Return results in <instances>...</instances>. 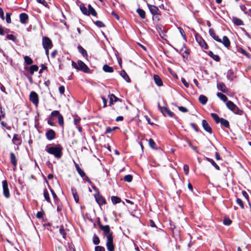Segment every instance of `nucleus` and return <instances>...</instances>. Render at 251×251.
Returning <instances> with one entry per match:
<instances>
[{
	"label": "nucleus",
	"mask_w": 251,
	"mask_h": 251,
	"mask_svg": "<svg viewBox=\"0 0 251 251\" xmlns=\"http://www.w3.org/2000/svg\"><path fill=\"white\" fill-rule=\"evenodd\" d=\"M199 100L201 104L204 105L207 103L208 99L205 96L201 95L199 97Z\"/></svg>",
	"instance_id": "nucleus-28"
},
{
	"label": "nucleus",
	"mask_w": 251,
	"mask_h": 251,
	"mask_svg": "<svg viewBox=\"0 0 251 251\" xmlns=\"http://www.w3.org/2000/svg\"><path fill=\"white\" fill-rule=\"evenodd\" d=\"M207 54L215 61L217 62H219L220 61L221 58L220 56L218 55L214 54L212 51H209Z\"/></svg>",
	"instance_id": "nucleus-27"
},
{
	"label": "nucleus",
	"mask_w": 251,
	"mask_h": 251,
	"mask_svg": "<svg viewBox=\"0 0 251 251\" xmlns=\"http://www.w3.org/2000/svg\"><path fill=\"white\" fill-rule=\"evenodd\" d=\"M211 116L214 119L216 124L220 123L221 118H220L217 114L212 113L211 114Z\"/></svg>",
	"instance_id": "nucleus-39"
},
{
	"label": "nucleus",
	"mask_w": 251,
	"mask_h": 251,
	"mask_svg": "<svg viewBox=\"0 0 251 251\" xmlns=\"http://www.w3.org/2000/svg\"><path fill=\"white\" fill-rule=\"evenodd\" d=\"M39 67L36 65H32L29 68V71L31 75H32L35 72H37L38 70Z\"/></svg>",
	"instance_id": "nucleus-29"
},
{
	"label": "nucleus",
	"mask_w": 251,
	"mask_h": 251,
	"mask_svg": "<svg viewBox=\"0 0 251 251\" xmlns=\"http://www.w3.org/2000/svg\"><path fill=\"white\" fill-rule=\"evenodd\" d=\"M102 69L106 73H113L114 72L113 68L107 64L104 65Z\"/></svg>",
	"instance_id": "nucleus-34"
},
{
	"label": "nucleus",
	"mask_w": 251,
	"mask_h": 251,
	"mask_svg": "<svg viewBox=\"0 0 251 251\" xmlns=\"http://www.w3.org/2000/svg\"><path fill=\"white\" fill-rule=\"evenodd\" d=\"M180 34L181 35L183 39L185 41H187V38H186V35H185V32L183 30V29L180 27H177Z\"/></svg>",
	"instance_id": "nucleus-49"
},
{
	"label": "nucleus",
	"mask_w": 251,
	"mask_h": 251,
	"mask_svg": "<svg viewBox=\"0 0 251 251\" xmlns=\"http://www.w3.org/2000/svg\"><path fill=\"white\" fill-rule=\"evenodd\" d=\"M121 75L126 82H130L131 81V80L128 75L124 70L121 72Z\"/></svg>",
	"instance_id": "nucleus-37"
},
{
	"label": "nucleus",
	"mask_w": 251,
	"mask_h": 251,
	"mask_svg": "<svg viewBox=\"0 0 251 251\" xmlns=\"http://www.w3.org/2000/svg\"><path fill=\"white\" fill-rule=\"evenodd\" d=\"M6 39L12 40L15 43H17L18 42L17 37L12 34H7L5 36V40Z\"/></svg>",
	"instance_id": "nucleus-32"
},
{
	"label": "nucleus",
	"mask_w": 251,
	"mask_h": 251,
	"mask_svg": "<svg viewBox=\"0 0 251 251\" xmlns=\"http://www.w3.org/2000/svg\"><path fill=\"white\" fill-rule=\"evenodd\" d=\"M80 8L82 12V13L84 15L89 16L91 14L92 16H96L97 13L95 9L92 7L90 4L87 5L86 6L84 4H81L80 6Z\"/></svg>",
	"instance_id": "nucleus-5"
},
{
	"label": "nucleus",
	"mask_w": 251,
	"mask_h": 251,
	"mask_svg": "<svg viewBox=\"0 0 251 251\" xmlns=\"http://www.w3.org/2000/svg\"><path fill=\"white\" fill-rule=\"evenodd\" d=\"M93 243L94 245H98L100 243V240L99 237L96 234H94L93 237Z\"/></svg>",
	"instance_id": "nucleus-42"
},
{
	"label": "nucleus",
	"mask_w": 251,
	"mask_h": 251,
	"mask_svg": "<svg viewBox=\"0 0 251 251\" xmlns=\"http://www.w3.org/2000/svg\"><path fill=\"white\" fill-rule=\"evenodd\" d=\"M55 132L53 129H50L46 132V137L49 141L55 139Z\"/></svg>",
	"instance_id": "nucleus-14"
},
{
	"label": "nucleus",
	"mask_w": 251,
	"mask_h": 251,
	"mask_svg": "<svg viewBox=\"0 0 251 251\" xmlns=\"http://www.w3.org/2000/svg\"><path fill=\"white\" fill-rule=\"evenodd\" d=\"M183 171L184 172V174L186 175H188L189 174V166L187 164L184 165L183 166Z\"/></svg>",
	"instance_id": "nucleus-52"
},
{
	"label": "nucleus",
	"mask_w": 251,
	"mask_h": 251,
	"mask_svg": "<svg viewBox=\"0 0 251 251\" xmlns=\"http://www.w3.org/2000/svg\"><path fill=\"white\" fill-rule=\"evenodd\" d=\"M217 96L218 98H219L221 100H222L224 102H227V101H228L227 97L222 93L218 92L217 94Z\"/></svg>",
	"instance_id": "nucleus-38"
},
{
	"label": "nucleus",
	"mask_w": 251,
	"mask_h": 251,
	"mask_svg": "<svg viewBox=\"0 0 251 251\" xmlns=\"http://www.w3.org/2000/svg\"><path fill=\"white\" fill-rule=\"evenodd\" d=\"M205 159L207 161L209 162L217 170H220V167L215 162V161L211 158L208 157H205Z\"/></svg>",
	"instance_id": "nucleus-33"
},
{
	"label": "nucleus",
	"mask_w": 251,
	"mask_h": 251,
	"mask_svg": "<svg viewBox=\"0 0 251 251\" xmlns=\"http://www.w3.org/2000/svg\"><path fill=\"white\" fill-rule=\"evenodd\" d=\"M117 129H119V127L118 126H114V127L111 128L110 126H107L106 128L105 133V134L110 133L112 132L113 131H114Z\"/></svg>",
	"instance_id": "nucleus-45"
},
{
	"label": "nucleus",
	"mask_w": 251,
	"mask_h": 251,
	"mask_svg": "<svg viewBox=\"0 0 251 251\" xmlns=\"http://www.w3.org/2000/svg\"><path fill=\"white\" fill-rule=\"evenodd\" d=\"M63 148L60 144L54 145L49 147V145L46 146L45 151L50 154L53 155L56 158L60 159L63 155Z\"/></svg>",
	"instance_id": "nucleus-1"
},
{
	"label": "nucleus",
	"mask_w": 251,
	"mask_h": 251,
	"mask_svg": "<svg viewBox=\"0 0 251 251\" xmlns=\"http://www.w3.org/2000/svg\"><path fill=\"white\" fill-rule=\"evenodd\" d=\"M94 196L96 201L100 206H101L106 203L105 199L100 194V192H96Z\"/></svg>",
	"instance_id": "nucleus-9"
},
{
	"label": "nucleus",
	"mask_w": 251,
	"mask_h": 251,
	"mask_svg": "<svg viewBox=\"0 0 251 251\" xmlns=\"http://www.w3.org/2000/svg\"><path fill=\"white\" fill-rule=\"evenodd\" d=\"M95 251H105V250L102 246H97L95 248Z\"/></svg>",
	"instance_id": "nucleus-56"
},
{
	"label": "nucleus",
	"mask_w": 251,
	"mask_h": 251,
	"mask_svg": "<svg viewBox=\"0 0 251 251\" xmlns=\"http://www.w3.org/2000/svg\"><path fill=\"white\" fill-rule=\"evenodd\" d=\"M57 204V211L58 212H60L62 210V208H63V205L62 204H61V203L60 202H55Z\"/></svg>",
	"instance_id": "nucleus-55"
},
{
	"label": "nucleus",
	"mask_w": 251,
	"mask_h": 251,
	"mask_svg": "<svg viewBox=\"0 0 251 251\" xmlns=\"http://www.w3.org/2000/svg\"><path fill=\"white\" fill-rule=\"evenodd\" d=\"M133 179V177L131 175H127L124 176L123 180L125 181L130 182Z\"/></svg>",
	"instance_id": "nucleus-46"
},
{
	"label": "nucleus",
	"mask_w": 251,
	"mask_h": 251,
	"mask_svg": "<svg viewBox=\"0 0 251 251\" xmlns=\"http://www.w3.org/2000/svg\"><path fill=\"white\" fill-rule=\"evenodd\" d=\"M12 141L14 144L21 145L22 143L21 137L18 134H14Z\"/></svg>",
	"instance_id": "nucleus-16"
},
{
	"label": "nucleus",
	"mask_w": 251,
	"mask_h": 251,
	"mask_svg": "<svg viewBox=\"0 0 251 251\" xmlns=\"http://www.w3.org/2000/svg\"><path fill=\"white\" fill-rule=\"evenodd\" d=\"M226 77L230 81H232L233 80L234 78L235 77V75L233 70L230 69L228 70L227 72Z\"/></svg>",
	"instance_id": "nucleus-22"
},
{
	"label": "nucleus",
	"mask_w": 251,
	"mask_h": 251,
	"mask_svg": "<svg viewBox=\"0 0 251 251\" xmlns=\"http://www.w3.org/2000/svg\"><path fill=\"white\" fill-rule=\"evenodd\" d=\"M58 124H59V126L61 127H63V126H64V118L61 114L58 117Z\"/></svg>",
	"instance_id": "nucleus-48"
},
{
	"label": "nucleus",
	"mask_w": 251,
	"mask_h": 251,
	"mask_svg": "<svg viewBox=\"0 0 251 251\" xmlns=\"http://www.w3.org/2000/svg\"><path fill=\"white\" fill-rule=\"evenodd\" d=\"M53 121V119L50 116H49L48 118V124L51 126H54L55 124Z\"/></svg>",
	"instance_id": "nucleus-53"
},
{
	"label": "nucleus",
	"mask_w": 251,
	"mask_h": 251,
	"mask_svg": "<svg viewBox=\"0 0 251 251\" xmlns=\"http://www.w3.org/2000/svg\"><path fill=\"white\" fill-rule=\"evenodd\" d=\"M153 79L155 83L158 86H161L163 85V82L161 80V78L159 77V75H153Z\"/></svg>",
	"instance_id": "nucleus-19"
},
{
	"label": "nucleus",
	"mask_w": 251,
	"mask_h": 251,
	"mask_svg": "<svg viewBox=\"0 0 251 251\" xmlns=\"http://www.w3.org/2000/svg\"><path fill=\"white\" fill-rule=\"evenodd\" d=\"M195 39L197 42L198 43L199 45L203 49L207 50L208 48V46L206 43V42L204 40V39L202 38V37L199 33H196L195 34Z\"/></svg>",
	"instance_id": "nucleus-7"
},
{
	"label": "nucleus",
	"mask_w": 251,
	"mask_h": 251,
	"mask_svg": "<svg viewBox=\"0 0 251 251\" xmlns=\"http://www.w3.org/2000/svg\"><path fill=\"white\" fill-rule=\"evenodd\" d=\"M209 33L210 35L216 41L218 42H222V40L219 38L218 36L216 35L214 30L210 28L209 30Z\"/></svg>",
	"instance_id": "nucleus-18"
},
{
	"label": "nucleus",
	"mask_w": 251,
	"mask_h": 251,
	"mask_svg": "<svg viewBox=\"0 0 251 251\" xmlns=\"http://www.w3.org/2000/svg\"><path fill=\"white\" fill-rule=\"evenodd\" d=\"M29 100L36 106H37L39 103V96L34 91L30 92L29 95Z\"/></svg>",
	"instance_id": "nucleus-10"
},
{
	"label": "nucleus",
	"mask_w": 251,
	"mask_h": 251,
	"mask_svg": "<svg viewBox=\"0 0 251 251\" xmlns=\"http://www.w3.org/2000/svg\"><path fill=\"white\" fill-rule=\"evenodd\" d=\"M158 107L159 110L161 112V113L163 114V115L164 116H166L167 115H168V116H169L170 117H174L175 114L173 112L171 111L166 107L161 106L159 103H158Z\"/></svg>",
	"instance_id": "nucleus-8"
},
{
	"label": "nucleus",
	"mask_w": 251,
	"mask_h": 251,
	"mask_svg": "<svg viewBox=\"0 0 251 251\" xmlns=\"http://www.w3.org/2000/svg\"><path fill=\"white\" fill-rule=\"evenodd\" d=\"M174 50L179 52L182 55L183 60L185 61L188 60L190 54V50L186 47L185 44H183L182 47L179 50L176 48H174Z\"/></svg>",
	"instance_id": "nucleus-6"
},
{
	"label": "nucleus",
	"mask_w": 251,
	"mask_h": 251,
	"mask_svg": "<svg viewBox=\"0 0 251 251\" xmlns=\"http://www.w3.org/2000/svg\"><path fill=\"white\" fill-rule=\"evenodd\" d=\"M42 45L44 49L51 48L53 46L51 40L48 37H43L42 38Z\"/></svg>",
	"instance_id": "nucleus-12"
},
{
	"label": "nucleus",
	"mask_w": 251,
	"mask_h": 251,
	"mask_svg": "<svg viewBox=\"0 0 251 251\" xmlns=\"http://www.w3.org/2000/svg\"><path fill=\"white\" fill-rule=\"evenodd\" d=\"M44 194V197L45 199L46 200V201L48 202L51 203V200L50 197L49 193L47 189H45L44 190V194Z\"/></svg>",
	"instance_id": "nucleus-35"
},
{
	"label": "nucleus",
	"mask_w": 251,
	"mask_h": 251,
	"mask_svg": "<svg viewBox=\"0 0 251 251\" xmlns=\"http://www.w3.org/2000/svg\"><path fill=\"white\" fill-rule=\"evenodd\" d=\"M152 19L153 21V23L154 25H156V29L157 30H161V27L162 26L160 25H157V23L159 21L160 19L159 18V17H152Z\"/></svg>",
	"instance_id": "nucleus-26"
},
{
	"label": "nucleus",
	"mask_w": 251,
	"mask_h": 251,
	"mask_svg": "<svg viewBox=\"0 0 251 251\" xmlns=\"http://www.w3.org/2000/svg\"><path fill=\"white\" fill-rule=\"evenodd\" d=\"M221 43H223L224 46L227 48H229L230 46V40L226 36H223V40Z\"/></svg>",
	"instance_id": "nucleus-23"
},
{
	"label": "nucleus",
	"mask_w": 251,
	"mask_h": 251,
	"mask_svg": "<svg viewBox=\"0 0 251 251\" xmlns=\"http://www.w3.org/2000/svg\"><path fill=\"white\" fill-rule=\"evenodd\" d=\"M190 126L196 132H199V128L195 123H190Z\"/></svg>",
	"instance_id": "nucleus-58"
},
{
	"label": "nucleus",
	"mask_w": 251,
	"mask_h": 251,
	"mask_svg": "<svg viewBox=\"0 0 251 251\" xmlns=\"http://www.w3.org/2000/svg\"><path fill=\"white\" fill-rule=\"evenodd\" d=\"M240 52L242 54H244L248 58H250V54L248 52H247L246 50H245L241 49Z\"/></svg>",
	"instance_id": "nucleus-62"
},
{
	"label": "nucleus",
	"mask_w": 251,
	"mask_h": 251,
	"mask_svg": "<svg viewBox=\"0 0 251 251\" xmlns=\"http://www.w3.org/2000/svg\"><path fill=\"white\" fill-rule=\"evenodd\" d=\"M20 21L23 24H26L28 21V17H20Z\"/></svg>",
	"instance_id": "nucleus-57"
},
{
	"label": "nucleus",
	"mask_w": 251,
	"mask_h": 251,
	"mask_svg": "<svg viewBox=\"0 0 251 251\" xmlns=\"http://www.w3.org/2000/svg\"><path fill=\"white\" fill-rule=\"evenodd\" d=\"M44 213L42 211H38L36 214V217L38 219H42L43 218Z\"/></svg>",
	"instance_id": "nucleus-61"
},
{
	"label": "nucleus",
	"mask_w": 251,
	"mask_h": 251,
	"mask_svg": "<svg viewBox=\"0 0 251 251\" xmlns=\"http://www.w3.org/2000/svg\"><path fill=\"white\" fill-rule=\"evenodd\" d=\"M77 49L79 53H80L83 57L87 58L88 57V54L87 51L80 45H78Z\"/></svg>",
	"instance_id": "nucleus-25"
},
{
	"label": "nucleus",
	"mask_w": 251,
	"mask_h": 251,
	"mask_svg": "<svg viewBox=\"0 0 251 251\" xmlns=\"http://www.w3.org/2000/svg\"><path fill=\"white\" fill-rule=\"evenodd\" d=\"M111 199L113 204H116L121 201V198L117 196H112Z\"/></svg>",
	"instance_id": "nucleus-36"
},
{
	"label": "nucleus",
	"mask_w": 251,
	"mask_h": 251,
	"mask_svg": "<svg viewBox=\"0 0 251 251\" xmlns=\"http://www.w3.org/2000/svg\"><path fill=\"white\" fill-rule=\"evenodd\" d=\"M78 174L81 177H83L84 176H85V173L84 172V171L81 169H78L77 171Z\"/></svg>",
	"instance_id": "nucleus-64"
},
{
	"label": "nucleus",
	"mask_w": 251,
	"mask_h": 251,
	"mask_svg": "<svg viewBox=\"0 0 251 251\" xmlns=\"http://www.w3.org/2000/svg\"><path fill=\"white\" fill-rule=\"evenodd\" d=\"M94 23L99 27H102L105 26L104 24L100 21H97L95 22Z\"/></svg>",
	"instance_id": "nucleus-54"
},
{
	"label": "nucleus",
	"mask_w": 251,
	"mask_h": 251,
	"mask_svg": "<svg viewBox=\"0 0 251 251\" xmlns=\"http://www.w3.org/2000/svg\"><path fill=\"white\" fill-rule=\"evenodd\" d=\"M226 105L227 107L235 114L243 115L244 113L243 110L239 109V108L231 100L227 101Z\"/></svg>",
	"instance_id": "nucleus-4"
},
{
	"label": "nucleus",
	"mask_w": 251,
	"mask_h": 251,
	"mask_svg": "<svg viewBox=\"0 0 251 251\" xmlns=\"http://www.w3.org/2000/svg\"><path fill=\"white\" fill-rule=\"evenodd\" d=\"M202 126L203 129L207 132H208L209 134H212V130L208 123V122L205 120H203L202 121Z\"/></svg>",
	"instance_id": "nucleus-15"
},
{
	"label": "nucleus",
	"mask_w": 251,
	"mask_h": 251,
	"mask_svg": "<svg viewBox=\"0 0 251 251\" xmlns=\"http://www.w3.org/2000/svg\"><path fill=\"white\" fill-rule=\"evenodd\" d=\"M148 6L152 15H155L158 14L159 9L156 6L151 4H148Z\"/></svg>",
	"instance_id": "nucleus-21"
},
{
	"label": "nucleus",
	"mask_w": 251,
	"mask_h": 251,
	"mask_svg": "<svg viewBox=\"0 0 251 251\" xmlns=\"http://www.w3.org/2000/svg\"><path fill=\"white\" fill-rule=\"evenodd\" d=\"M222 126L226 127V128H229V122L223 118H221V120L220 122V123Z\"/></svg>",
	"instance_id": "nucleus-31"
},
{
	"label": "nucleus",
	"mask_w": 251,
	"mask_h": 251,
	"mask_svg": "<svg viewBox=\"0 0 251 251\" xmlns=\"http://www.w3.org/2000/svg\"><path fill=\"white\" fill-rule=\"evenodd\" d=\"M232 223V221L229 218H225L223 221V224L226 226H229Z\"/></svg>",
	"instance_id": "nucleus-50"
},
{
	"label": "nucleus",
	"mask_w": 251,
	"mask_h": 251,
	"mask_svg": "<svg viewBox=\"0 0 251 251\" xmlns=\"http://www.w3.org/2000/svg\"><path fill=\"white\" fill-rule=\"evenodd\" d=\"M108 98L109 99V105L111 106L114 103L118 101H121L118 98L116 97L114 94H110L108 95Z\"/></svg>",
	"instance_id": "nucleus-17"
},
{
	"label": "nucleus",
	"mask_w": 251,
	"mask_h": 251,
	"mask_svg": "<svg viewBox=\"0 0 251 251\" xmlns=\"http://www.w3.org/2000/svg\"><path fill=\"white\" fill-rule=\"evenodd\" d=\"M217 87H218V89L219 90H220L221 91H222L224 93L226 92L227 88H226V85L224 83H223V82L220 83L219 84H218L217 85Z\"/></svg>",
	"instance_id": "nucleus-30"
},
{
	"label": "nucleus",
	"mask_w": 251,
	"mask_h": 251,
	"mask_svg": "<svg viewBox=\"0 0 251 251\" xmlns=\"http://www.w3.org/2000/svg\"><path fill=\"white\" fill-rule=\"evenodd\" d=\"M59 233L64 239H66V232L63 226H61L59 228Z\"/></svg>",
	"instance_id": "nucleus-43"
},
{
	"label": "nucleus",
	"mask_w": 251,
	"mask_h": 251,
	"mask_svg": "<svg viewBox=\"0 0 251 251\" xmlns=\"http://www.w3.org/2000/svg\"><path fill=\"white\" fill-rule=\"evenodd\" d=\"M10 162L13 166V170L15 171L17 165V159L13 152L10 153Z\"/></svg>",
	"instance_id": "nucleus-13"
},
{
	"label": "nucleus",
	"mask_w": 251,
	"mask_h": 251,
	"mask_svg": "<svg viewBox=\"0 0 251 251\" xmlns=\"http://www.w3.org/2000/svg\"><path fill=\"white\" fill-rule=\"evenodd\" d=\"M236 203L241 207V208H244V205L242 200L239 198L236 199Z\"/></svg>",
	"instance_id": "nucleus-51"
},
{
	"label": "nucleus",
	"mask_w": 251,
	"mask_h": 251,
	"mask_svg": "<svg viewBox=\"0 0 251 251\" xmlns=\"http://www.w3.org/2000/svg\"><path fill=\"white\" fill-rule=\"evenodd\" d=\"M71 191H72V194L74 197L75 201L76 203H78L79 199V196H78V195L77 194L76 189L74 187H72L71 188Z\"/></svg>",
	"instance_id": "nucleus-24"
},
{
	"label": "nucleus",
	"mask_w": 251,
	"mask_h": 251,
	"mask_svg": "<svg viewBox=\"0 0 251 251\" xmlns=\"http://www.w3.org/2000/svg\"><path fill=\"white\" fill-rule=\"evenodd\" d=\"M232 21L237 26L244 25L243 21L236 17H232Z\"/></svg>",
	"instance_id": "nucleus-20"
},
{
	"label": "nucleus",
	"mask_w": 251,
	"mask_h": 251,
	"mask_svg": "<svg viewBox=\"0 0 251 251\" xmlns=\"http://www.w3.org/2000/svg\"><path fill=\"white\" fill-rule=\"evenodd\" d=\"M49 188H50V191L51 193L53 198L55 201V202H60V200L58 198L57 195L56 194V193H55L54 190L52 189H51L50 186H49Z\"/></svg>",
	"instance_id": "nucleus-40"
},
{
	"label": "nucleus",
	"mask_w": 251,
	"mask_h": 251,
	"mask_svg": "<svg viewBox=\"0 0 251 251\" xmlns=\"http://www.w3.org/2000/svg\"><path fill=\"white\" fill-rule=\"evenodd\" d=\"M61 115L60 113L58 110H54L51 112L50 116L52 117L53 119L54 117H58Z\"/></svg>",
	"instance_id": "nucleus-47"
},
{
	"label": "nucleus",
	"mask_w": 251,
	"mask_h": 251,
	"mask_svg": "<svg viewBox=\"0 0 251 251\" xmlns=\"http://www.w3.org/2000/svg\"><path fill=\"white\" fill-rule=\"evenodd\" d=\"M177 107H178L179 110L182 112L185 113V112H187L188 111V110L186 108H185L183 106H177Z\"/></svg>",
	"instance_id": "nucleus-59"
},
{
	"label": "nucleus",
	"mask_w": 251,
	"mask_h": 251,
	"mask_svg": "<svg viewBox=\"0 0 251 251\" xmlns=\"http://www.w3.org/2000/svg\"><path fill=\"white\" fill-rule=\"evenodd\" d=\"M24 60L25 63L27 65H31L33 62L32 59L28 56H25L24 57Z\"/></svg>",
	"instance_id": "nucleus-44"
},
{
	"label": "nucleus",
	"mask_w": 251,
	"mask_h": 251,
	"mask_svg": "<svg viewBox=\"0 0 251 251\" xmlns=\"http://www.w3.org/2000/svg\"><path fill=\"white\" fill-rule=\"evenodd\" d=\"M106 248L108 251H115V246L114 244L107 246Z\"/></svg>",
	"instance_id": "nucleus-60"
},
{
	"label": "nucleus",
	"mask_w": 251,
	"mask_h": 251,
	"mask_svg": "<svg viewBox=\"0 0 251 251\" xmlns=\"http://www.w3.org/2000/svg\"><path fill=\"white\" fill-rule=\"evenodd\" d=\"M137 12L139 16H145V12L141 9L138 8L137 10Z\"/></svg>",
	"instance_id": "nucleus-63"
},
{
	"label": "nucleus",
	"mask_w": 251,
	"mask_h": 251,
	"mask_svg": "<svg viewBox=\"0 0 251 251\" xmlns=\"http://www.w3.org/2000/svg\"><path fill=\"white\" fill-rule=\"evenodd\" d=\"M72 66L75 69L81 71L85 73H90V70L88 67L81 60H79L77 63L72 61Z\"/></svg>",
	"instance_id": "nucleus-3"
},
{
	"label": "nucleus",
	"mask_w": 251,
	"mask_h": 251,
	"mask_svg": "<svg viewBox=\"0 0 251 251\" xmlns=\"http://www.w3.org/2000/svg\"><path fill=\"white\" fill-rule=\"evenodd\" d=\"M100 229L103 232V235L106 237V246L114 244L113 232L109 225H105Z\"/></svg>",
	"instance_id": "nucleus-2"
},
{
	"label": "nucleus",
	"mask_w": 251,
	"mask_h": 251,
	"mask_svg": "<svg viewBox=\"0 0 251 251\" xmlns=\"http://www.w3.org/2000/svg\"><path fill=\"white\" fill-rule=\"evenodd\" d=\"M149 144L150 147L153 149H157L156 143L152 138H150L149 140Z\"/></svg>",
	"instance_id": "nucleus-41"
},
{
	"label": "nucleus",
	"mask_w": 251,
	"mask_h": 251,
	"mask_svg": "<svg viewBox=\"0 0 251 251\" xmlns=\"http://www.w3.org/2000/svg\"><path fill=\"white\" fill-rule=\"evenodd\" d=\"M3 194L4 197L8 199L10 197V193L8 187V182L6 180H4L2 182Z\"/></svg>",
	"instance_id": "nucleus-11"
}]
</instances>
